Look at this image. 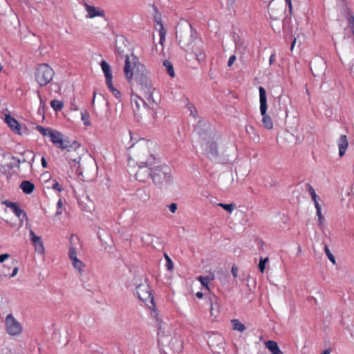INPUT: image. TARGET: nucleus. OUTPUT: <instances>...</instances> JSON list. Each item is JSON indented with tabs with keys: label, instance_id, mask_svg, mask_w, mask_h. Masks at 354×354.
Returning a JSON list of instances; mask_svg holds the SVG:
<instances>
[{
	"label": "nucleus",
	"instance_id": "5701e85b",
	"mask_svg": "<svg viewBox=\"0 0 354 354\" xmlns=\"http://www.w3.org/2000/svg\"><path fill=\"white\" fill-rule=\"evenodd\" d=\"M180 102L182 105H183L187 111H189V115L193 118H196L198 116L196 108L194 106L189 102V99L185 96L180 98Z\"/></svg>",
	"mask_w": 354,
	"mask_h": 354
},
{
	"label": "nucleus",
	"instance_id": "39448f33",
	"mask_svg": "<svg viewBox=\"0 0 354 354\" xmlns=\"http://www.w3.org/2000/svg\"><path fill=\"white\" fill-rule=\"evenodd\" d=\"M131 102L134 115L138 120L145 118L157 107L152 108L149 103L147 105L143 99L136 95L131 96Z\"/></svg>",
	"mask_w": 354,
	"mask_h": 354
},
{
	"label": "nucleus",
	"instance_id": "58836bf2",
	"mask_svg": "<svg viewBox=\"0 0 354 354\" xmlns=\"http://www.w3.org/2000/svg\"><path fill=\"white\" fill-rule=\"evenodd\" d=\"M269 259L268 257L263 258L261 257L259 263V271L263 273L265 270L266 268V263L268 261Z\"/></svg>",
	"mask_w": 354,
	"mask_h": 354
},
{
	"label": "nucleus",
	"instance_id": "393cba45",
	"mask_svg": "<svg viewBox=\"0 0 354 354\" xmlns=\"http://www.w3.org/2000/svg\"><path fill=\"white\" fill-rule=\"evenodd\" d=\"M265 345L272 354H283L279 348L277 342L274 340L267 341Z\"/></svg>",
	"mask_w": 354,
	"mask_h": 354
},
{
	"label": "nucleus",
	"instance_id": "2f4dec72",
	"mask_svg": "<svg viewBox=\"0 0 354 354\" xmlns=\"http://www.w3.org/2000/svg\"><path fill=\"white\" fill-rule=\"evenodd\" d=\"M163 66L166 68L167 74L172 78L175 77V71L172 63L169 60L163 62Z\"/></svg>",
	"mask_w": 354,
	"mask_h": 354
},
{
	"label": "nucleus",
	"instance_id": "4d7b16f0",
	"mask_svg": "<svg viewBox=\"0 0 354 354\" xmlns=\"http://www.w3.org/2000/svg\"><path fill=\"white\" fill-rule=\"evenodd\" d=\"M274 57H275V55L274 53H272L270 58H269V64L270 65H272L274 62Z\"/></svg>",
	"mask_w": 354,
	"mask_h": 354
},
{
	"label": "nucleus",
	"instance_id": "338daca9",
	"mask_svg": "<svg viewBox=\"0 0 354 354\" xmlns=\"http://www.w3.org/2000/svg\"><path fill=\"white\" fill-rule=\"evenodd\" d=\"M62 205H63V203H62V200H61V199H60V200H59V201H58V203H57V207H58L59 209H61V208H62Z\"/></svg>",
	"mask_w": 354,
	"mask_h": 354
},
{
	"label": "nucleus",
	"instance_id": "6e6d98bb",
	"mask_svg": "<svg viewBox=\"0 0 354 354\" xmlns=\"http://www.w3.org/2000/svg\"><path fill=\"white\" fill-rule=\"evenodd\" d=\"M18 272V268L15 267L14 268L12 272L10 274V277H15Z\"/></svg>",
	"mask_w": 354,
	"mask_h": 354
},
{
	"label": "nucleus",
	"instance_id": "6ab92c4d",
	"mask_svg": "<svg viewBox=\"0 0 354 354\" xmlns=\"http://www.w3.org/2000/svg\"><path fill=\"white\" fill-rule=\"evenodd\" d=\"M29 230L31 242L35 247V251L39 254H44L45 252V248L43 242L41 241V236H37L31 229Z\"/></svg>",
	"mask_w": 354,
	"mask_h": 354
},
{
	"label": "nucleus",
	"instance_id": "9b49d317",
	"mask_svg": "<svg viewBox=\"0 0 354 354\" xmlns=\"http://www.w3.org/2000/svg\"><path fill=\"white\" fill-rule=\"evenodd\" d=\"M259 102H260V112L262 115V122L263 127L267 129H272L273 123L272 119L267 115V99L266 91L262 86L259 88Z\"/></svg>",
	"mask_w": 354,
	"mask_h": 354
},
{
	"label": "nucleus",
	"instance_id": "f257e3e1",
	"mask_svg": "<svg viewBox=\"0 0 354 354\" xmlns=\"http://www.w3.org/2000/svg\"><path fill=\"white\" fill-rule=\"evenodd\" d=\"M157 162L155 145L149 140H138L129 148V164L154 165Z\"/></svg>",
	"mask_w": 354,
	"mask_h": 354
},
{
	"label": "nucleus",
	"instance_id": "f704fd0d",
	"mask_svg": "<svg viewBox=\"0 0 354 354\" xmlns=\"http://www.w3.org/2000/svg\"><path fill=\"white\" fill-rule=\"evenodd\" d=\"M50 105L53 107V109L56 111H60L64 106L63 102L57 100H52L50 102Z\"/></svg>",
	"mask_w": 354,
	"mask_h": 354
},
{
	"label": "nucleus",
	"instance_id": "4be33fe9",
	"mask_svg": "<svg viewBox=\"0 0 354 354\" xmlns=\"http://www.w3.org/2000/svg\"><path fill=\"white\" fill-rule=\"evenodd\" d=\"M85 8L88 13L87 17L88 18H93L95 17H103L104 15V10L98 8L89 6L87 3L85 4Z\"/></svg>",
	"mask_w": 354,
	"mask_h": 354
},
{
	"label": "nucleus",
	"instance_id": "5fc2aeb1",
	"mask_svg": "<svg viewBox=\"0 0 354 354\" xmlns=\"http://www.w3.org/2000/svg\"><path fill=\"white\" fill-rule=\"evenodd\" d=\"M285 1H286V4L288 6L290 12H291L292 10V5L291 0H285Z\"/></svg>",
	"mask_w": 354,
	"mask_h": 354
},
{
	"label": "nucleus",
	"instance_id": "864d4df0",
	"mask_svg": "<svg viewBox=\"0 0 354 354\" xmlns=\"http://www.w3.org/2000/svg\"><path fill=\"white\" fill-rule=\"evenodd\" d=\"M10 209L15 213L17 210V209L19 207V206L14 203V204H10Z\"/></svg>",
	"mask_w": 354,
	"mask_h": 354
},
{
	"label": "nucleus",
	"instance_id": "4468645a",
	"mask_svg": "<svg viewBox=\"0 0 354 354\" xmlns=\"http://www.w3.org/2000/svg\"><path fill=\"white\" fill-rule=\"evenodd\" d=\"M21 159L17 158L11 153H6L0 156V169H10L14 167H19Z\"/></svg>",
	"mask_w": 354,
	"mask_h": 354
},
{
	"label": "nucleus",
	"instance_id": "c9c22d12",
	"mask_svg": "<svg viewBox=\"0 0 354 354\" xmlns=\"http://www.w3.org/2000/svg\"><path fill=\"white\" fill-rule=\"evenodd\" d=\"M165 266L166 267L167 270L169 272L173 271L174 270V263L170 257L167 254H165Z\"/></svg>",
	"mask_w": 354,
	"mask_h": 354
},
{
	"label": "nucleus",
	"instance_id": "412c9836",
	"mask_svg": "<svg viewBox=\"0 0 354 354\" xmlns=\"http://www.w3.org/2000/svg\"><path fill=\"white\" fill-rule=\"evenodd\" d=\"M338 147L339 156L342 157L345 155L348 147V140L346 135H341L337 140Z\"/></svg>",
	"mask_w": 354,
	"mask_h": 354
},
{
	"label": "nucleus",
	"instance_id": "a19ab883",
	"mask_svg": "<svg viewBox=\"0 0 354 354\" xmlns=\"http://www.w3.org/2000/svg\"><path fill=\"white\" fill-rule=\"evenodd\" d=\"M306 187L308 188V191L309 192V194L310 195L311 198L313 196H315L317 195L315 189H313V187L310 185V184H307L306 185Z\"/></svg>",
	"mask_w": 354,
	"mask_h": 354
},
{
	"label": "nucleus",
	"instance_id": "6e6552de",
	"mask_svg": "<svg viewBox=\"0 0 354 354\" xmlns=\"http://www.w3.org/2000/svg\"><path fill=\"white\" fill-rule=\"evenodd\" d=\"M129 164V172L133 174L138 181L146 182L152 176V167L153 165L144 164Z\"/></svg>",
	"mask_w": 354,
	"mask_h": 354
},
{
	"label": "nucleus",
	"instance_id": "e2e57ef3",
	"mask_svg": "<svg viewBox=\"0 0 354 354\" xmlns=\"http://www.w3.org/2000/svg\"><path fill=\"white\" fill-rule=\"evenodd\" d=\"M314 205H315L316 211L318 210V209L319 210H322V207H321L320 204L319 203V202L318 203H315Z\"/></svg>",
	"mask_w": 354,
	"mask_h": 354
},
{
	"label": "nucleus",
	"instance_id": "423d86ee",
	"mask_svg": "<svg viewBox=\"0 0 354 354\" xmlns=\"http://www.w3.org/2000/svg\"><path fill=\"white\" fill-rule=\"evenodd\" d=\"M65 153V156L68 163L72 167H74L77 171L81 169L80 160L81 155L84 149L80 147V145L76 141L71 142L68 148Z\"/></svg>",
	"mask_w": 354,
	"mask_h": 354
},
{
	"label": "nucleus",
	"instance_id": "e433bc0d",
	"mask_svg": "<svg viewBox=\"0 0 354 354\" xmlns=\"http://www.w3.org/2000/svg\"><path fill=\"white\" fill-rule=\"evenodd\" d=\"M324 250L328 259L333 265H335L336 263L335 258L334 255L330 252L329 248L326 244L324 245Z\"/></svg>",
	"mask_w": 354,
	"mask_h": 354
},
{
	"label": "nucleus",
	"instance_id": "bb28decb",
	"mask_svg": "<svg viewBox=\"0 0 354 354\" xmlns=\"http://www.w3.org/2000/svg\"><path fill=\"white\" fill-rule=\"evenodd\" d=\"M20 188L25 194H30L34 191L35 185L30 181L24 180L20 184Z\"/></svg>",
	"mask_w": 354,
	"mask_h": 354
},
{
	"label": "nucleus",
	"instance_id": "0e129e2a",
	"mask_svg": "<svg viewBox=\"0 0 354 354\" xmlns=\"http://www.w3.org/2000/svg\"><path fill=\"white\" fill-rule=\"evenodd\" d=\"M196 296L198 298V299H202L204 296V294L201 292H196Z\"/></svg>",
	"mask_w": 354,
	"mask_h": 354
},
{
	"label": "nucleus",
	"instance_id": "c756f323",
	"mask_svg": "<svg viewBox=\"0 0 354 354\" xmlns=\"http://www.w3.org/2000/svg\"><path fill=\"white\" fill-rule=\"evenodd\" d=\"M232 328L234 330H237L239 332H243L245 330V326L243 324H242L239 319H234L231 320Z\"/></svg>",
	"mask_w": 354,
	"mask_h": 354
},
{
	"label": "nucleus",
	"instance_id": "1a4fd4ad",
	"mask_svg": "<svg viewBox=\"0 0 354 354\" xmlns=\"http://www.w3.org/2000/svg\"><path fill=\"white\" fill-rule=\"evenodd\" d=\"M55 75L54 71L46 64H39L36 68L35 80L40 86L48 84Z\"/></svg>",
	"mask_w": 354,
	"mask_h": 354
},
{
	"label": "nucleus",
	"instance_id": "f3484780",
	"mask_svg": "<svg viewBox=\"0 0 354 354\" xmlns=\"http://www.w3.org/2000/svg\"><path fill=\"white\" fill-rule=\"evenodd\" d=\"M51 142L58 148L64 149H68L71 141L64 139L62 134L57 131L53 130L50 135Z\"/></svg>",
	"mask_w": 354,
	"mask_h": 354
},
{
	"label": "nucleus",
	"instance_id": "a18cd8bd",
	"mask_svg": "<svg viewBox=\"0 0 354 354\" xmlns=\"http://www.w3.org/2000/svg\"><path fill=\"white\" fill-rule=\"evenodd\" d=\"M348 25L350 26L351 28L354 26V16L350 15L347 18Z\"/></svg>",
	"mask_w": 354,
	"mask_h": 354
},
{
	"label": "nucleus",
	"instance_id": "f03ea898",
	"mask_svg": "<svg viewBox=\"0 0 354 354\" xmlns=\"http://www.w3.org/2000/svg\"><path fill=\"white\" fill-rule=\"evenodd\" d=\"M136 284V294L139 299L145 303L151 308V317L156 322V326L158 329V335L162 329H165L164 325H166L161 317H160L156 309L154 308L153 297L151 293V290L147 282V277L145 273H140L134 279Z\"/></svg>",
	"mask_w": 354,
	"mask_h": 354
},
{
	"label": "nucleus",
	"instance_id": "20e7f679",
	"mask_svg": "<svg viewBox=\"0 0 354 354\" xmlns=\"http://www.w3.org/2000/svg\"><path fill=\"white\" fill-rule=\"evenodd\" d=\"M147 71L146 68L140 63L138 58L133 54L125 59L124 73L128 81L135 80L140 75Z\"/></svg>",
	"mask_w": 354,
	"mask_h": 354
},
{
	"label": "nucleus",
	"instance_id": "0eeeda50",
	"mask_svg": "<svg viewBox=\"0 0 354 354\" xmlns=\"http://www.w3.org/2000/svg\"><path fill=\"white\" fill-rule=\"evenodd\" d=\"M200 136L203 140L202 147L205 151L206 153L211 159H215L218 158L217 145L214 140L215 134L212 129L206 133H199Z\"/></svg>",
	"mask_w": 354,
	"mask_h": 354
},
{
	"label": "nucleus",
	"instance_id": "a878e982",
	"mask_svg": "<svg viewBox=\"0 0 354 354\" xmlns=\"http://www.w3.org/2000/svg\"><path fill=\"white\" fill-rule=\"evenodd\" d=\"M215 277L213 273H209L207 276H199L197 277V280L199 281L201 283V285L205 287L207 290H209L208 283L209 281H213Z\"/></svg>",
	"mask_w": 354,
	"mask_h": 354
},
{
	"label": "nucleus",
	"instance_id": "3c124183",
	"mask_svg": "<svg viewBox=\"0 0 354 354\" xmlns=\"http://www.w3.org/2000/svg\"><path fill=\"white\" fill-rule=\"evenodd\" d=\"M171 275H168V276H165L163 277L162 278V281L163 282L167 284V285H169L170 284V280H171Z\"/></svg>",
	"mask_w": 354,
	"mask_h": 354
},
{
	"label": "nucleus",
	"instance_id": "09e8293b",
	"mask_svg": "<svg viewBox=\"0 0 354 354\" xmlns=\"http://www.w3.org/2000/svg\"><path fill=\"white\" fill-rule=\"evenodd\" d=\"M10 257V254L5 253L0 255V263L3 262L5 260L8 259Z\"/></svg>",
	"mask_w": 354,
	"mask_h": 354
},
{
	"label": "nucleus",
	"instance_id": "f8f14e48",
	"mask_svg": "<svg viewBox=\"0 0 354 354\" xmlns=\"http://www.w3.org/2000/svg\"><path fill=\"white\" fill-rule=\"evenodd\" d=\"M151 178L158 185H162L171 182V169L167 166H162L156 168L152 174Z\"/></svg>",
	"mask_w": 354,
	"mask_h": 354
},
{
	"label": "nucleus",
	"instance_id": "473e14b6",
	"mask_svg": "<svg viewBox=\"0 0 354 354\" xmlns=\"http://www.w3.org/2000/svg\"><path fill=\"white\" fill-rule=\"evenodd\" d=\"M156 29L159 32L160 35V43L162 44L163 40L165 39V37L166 35V31L163 27L162 24L158 22L156 26Z\"/></svg>",
	"mask_w": 354,
	"mask_h": 354
},
{
	"label": "nucleus",
	"instance_id": "4c0bfd02",
	"mask_svg": "<svg viewBox=\"0 0 354 354\" xmlns=\"http://www.w3.org/2000/svg\"><path fill=\"white\" fill-rule=\"evenodd\" d=\"M89 113L87 111H84L81 113V118L86 126H90L91 122L89 121Z\"/></svg>",
	"mask_w": 354,
	"mask_h": 354
},
{
	"label": "nucleus",
	"instance_id": "2eb2a0df",
	"mask_svg": "<svg viewBox=\"0 0 354 354\" xmlns=\"http://www.w3.org/2000/svg\"><path fill=\"white\" fill-rule=\"evenodd\" d=\"M206 302L209 305L210 317L215 320L221 313L219 299L214 294H209L205 297Z\"/></svg>",
	"mask_w": 354,
	"mask_h": 354
},
{
	"label": "nucleus",
	"instance_id": "aec40b11",
	"mask_svg": "<svg viewBox=\"0 0 354 354\" xmlns=\"http://www.w3.org/2000/svg\"><path fill=\"white\" fill-rule=\"evenodd\" d=\"M4 120L5 122L9 126V127L14 131V133L18 135H21V126L15 118L8 114L6 115Z\"/></svg>",
	"mask_w": 354,
	"mask_h": 354
},
{
	"label": "nucleus",
	"instance_id": "bf43d9fd",
	"mask_svg": "<svg viewBox=\"0 0 354 354\" xmlns=\"http://www.w3.org/2000/svg\"><path fill=\"white\" fill-rule=\"evenodd\" d=\"M112 93L113 94V95L116 98H119L120 97V93L117 89L116 90H113V92Z\"/></svg>",
	"mask_w": 354,
	"mask_h": 354
},
{
	"label": "nucleus",
	"instance_id": "8fccbe9b",
	"mask_svg": "<svg viewBox=\"0 0 354 354\" xmlns=\"http://www.w3.org/2000/svg\"><path fill=\"white\" fill-rule=\"evenodd\" d=\"M53 188L59 192H61L62 191V189L60 186V185L59 184V183L57 182H55L53 185Z\"/></svg>",
	"mask_w": 354,
	"mask_h": 354
},
{
	"label": "nucleus",
	"instance_id": "680f3d73",
	"mask_svg": "<svg viewBox=\"0 0 354 354\" xmlns=\"http://www.w3.org/2000/svg\"><path fill=\"white\" fill-rule=\"evenodd\" d=\"M311 198H312V200H313L314 203L319 202L318 201H319V196L317 195L313 196Z\"/></svg>",
	"mask_w": 354,
	"mask_h": 354
},
{
	"label": "nucleus",
	"instance_id": "49530a36",
	"mask_svg": "<svg viewBox=\"0 0 354 354\" xmlns=\"http://www.w3.org/2000/svg\"><path fill=\"white\" fill-rule=\"evenodd\" d=\"M106 83L109 88L111 91V92H113V90H116L113 86L112 79H110V82H109V79L106 80Z\"/></svg>",
	"mask_w": 354,
	"mask_h": 354
},
{
	"label": "nucleus",
	"instance_id": "13d9d810",
	"mask_svg": "<svg viewBox=\"0 0 354 354\" xmlns=\"http://www.w3.org/2000/svg\"><path fill=\"white\" fill-rule=\"evenodd\" d=\"M41 165L44 168H46L47 167V162L44 157L41 158Z\"/></svg>",
	"mask_w": 354,
	"mask_h": 354
},
{
	"label": "nucleus",
	"instance_id": "a211bd4d",
	"mask_svg": "<svg viewBox=\"0 0 354 354\" xmlns=\"http://www.w3.org/2000/svg\"><path fill=\"white\" fill-rule=\"evenodd\" d=\"M192 45V51L195 55L196 59L201 62L205 59V53L204 51V44L201 40H196L191 44Z\"/></svg>",
	"mask_w": 354,
	"mask_h": 354
},
{
	"label": "nucleus",
	"instance_id": "7ed1b4c3",
	"mask_svg": "<svg viewBox=\"0 0 354 354\" xmlns=\"http://www.w3.org/2000/svg\"><path fill=\"white\" fill-rule=\"evenodd\" d=\"M134 81L138 91L146 97L152 108L158 106L160 101L159 93L149 78L148 71H147L143 74L140 75Z\"/></svg>",
	"mask_w": 354,
	"mask_h": 354
},
{
	"label": "nucleus",
	"instance_id": "79ce46f5",
	"mask_svg": "<svg viewBox=\"0 0 354 354\" xmlns=\"http://www.w3.org/2000/svg\"><path fill=\"white\" fill-rule=\"evenodd\" d=\"M236 59V55H231L227 62V66L231 67L233 65V64L234 63Z\"/></svg>",
	"mask_w": 354,
	"mask_h": 354
},
{
	"label": "nucleus",
	"instance_id": "052dcab7",
	"mask_svg": "<svg viewBox=\"0 0 354 354\" xmlns=\"http://www.w3.org/2000/svg\"><path fill=\"white\" fill-rule=\"evenodd\" d=\"M318 221H319V225H323V223L325 221L324 217L323 216H320V217H318Z\"/></svg>",
	"mask_w": 354,
	"mask_h": 354
},
{
	"label": "nucleus",
	"instance_id": "69168bd1",
	"mask_svg": "<svg viewBox=\"0 0 354 354\" xmlns=\"http://www.w3.org/2000/svg\"><path fill=\"white\" fill-rule=\"evenodd\" d=\"M3 203L5 204L9 208H10V204H14V203H12V202L8 201H3Z\"/></svg>",
	"mask_w": 354,
	"mask_h": 354
},
{
	"label": "nucleus",
	"instance_id": "774afa93",
	"mask_svg": "<svg viewBox=\"0 0 354 354\" xmlns=\"http://www.w3.org/2000/svg\"><path fill=\"white\" fill-rule=\"evenodd\" d=\"M316 214L317 216V217H320V216H322V210H317L316 211Z\"/></svg>",
	"mask_w": 354,
	"mask_h": 354
},
{
	"label": "nucleus",
	"instance_id": "c85d7f7f",
	"mask_svg": "<svg viewBox=\"0 0 354 354\" xmlns=\"http://www.w3.org/2000/svg\"><path fill=\"white\" fill-rule=\"evenodd\" d=\"M16 216L19 218L21 221H26V227L27 229H30V225L28 222V218L26 214L19 207L15 212Z\"/></svg>",
	"mask_w": 354,
	"mask_h": 354
},
{
	"label": "nucleus",
	"instance_id": "603ef678",
	"mask_svg": "<svg viewBox=\"0 0 354 354\" xmlns=\"http://www.w3.org/2000/svg\"><path fill=\"white\" fill-rule=\"evenodd\" d=\"M231 272H232V274L233 277L234 278H236L237 277V274H238V268H237V267L235 266H233L232 267Z\"/></svg>",
	"mask_w": 354,
	"mask_h": 354
},
{
	"label": "nucleus",
	"instance_id": "72a5a7b5",
	"mask_svg": "<svg viewBox=\"0 0 354 354\" xmlns=\"http://www.w3.org/2000/svg\"><path fill=\"white\" fill-rule=\"evenodd\" d=\"M36 129L41 135H43L44 136H48V137H50V135L51 134L52 131H53V129H52L50 128H45V127H43L39 125L37 126Z\"/></svg>",
	"mask_w": 354,
	"mask_h": 354
},
{
	"label": "nucleus",
	"instance_id": "c03bdc74",
	"mask_svg": "<svg viewBox=\"0 0 354 354\" xmlns=\"http://www.w3.org/2000/svg\"><path fill=\"white\" fill-rule=\"evenodd\" d=\"M268 10H269V13H270V17L274 19H277L278 15H274V8L272 6H269Z\"/></svg>",
	"mask_w": 354,
	"mask_h": 354
},
{
	"label": "nucleus",
	"instance_id": "cd10ccee",
	"mask_svg": "<svg viewBox=\"0 0 354 354\" xmlns=\"http://www.w3.org/2000/svg\"><path fill=\"white\" fill-rule=\"evenodd\" d=\"M101 67L104 73V76L106 77V80L109 79V82H110V79H112V74H111V70L109 64L105 61L102 60L101 62Z\"/></svg>",
	"mask_w": 354,
	"mask_h": 354
},
{
	"label": "nucleus",
	"instance_id": "9d476101",
	"mask_svg": "<svg viewBox=\"0 0 354 354\" xmlns=\"http://www.w3.org/2000/svg\"><path fill=\"white\" fill-rule=\"evenodd\" d=\"M75 242L78 243V238L74 235L71 236V245L68 249V257L73 267L80 273L82 274L85 268L84 263L77 257V252Z\"/></svg>",
	"mask_w": 354,
	"mask_h": 354
},
{
	"label": "nucleus",
	"instance_id": "ddd939ff",
	"mask_svg": "<svg viewBox=\"0 0 354 354\" xmlns=\"http://www.w3.org/2000/svg\"><path fill=\"white\" fill-rule=\"evenodd\" d=\"M5 328L6 333L11 336H17L23 331L21 324L13 317L12 314L8 315L6 317Z\"/></svg>",
	"mask_w": 354,
	"mask_h": 354
},
{
	"label": "nucleus",
	"instance_id": "dca6fc26",
	"mask_svg": "<svg viewBox=\"0 0 354 354\" xmlns=\"http://www.w3.org/2000/svg\"><path fill=\"white\" fill-rule=\"evenodd\" d=\"M116 53L120 57H129L131 54V47L128 41L123 37L117 39L115 44Z\"/></svg>",
	"mask_w": 354,
	"mask_h": 354
},
{
	"label": "nucleus",
	"instance_id": "b1692460",
	"mask_svg": "<svg viewBox=\"0 0 354 354\" xmlns=\"http://www.w3.org/2000/svg\"><path fill=\"white\" fill-rule=\"evenodd\" d=\"M21 159V163L27 162L31 167L32 162L34 160L35 154L32 151L30 150H24V151L19 153Z\"/></svg>",
	"mask_w": 354,
	"mask_h": 354
},
{
	"label": "nucleus",
	"instance_id": "7c9ffc66",
	"mask_svg": "<svg viewBox=\"0 0 354 354\" xmlns=\"http://www.w3.org/2000/svg\"><path fill=\"white\" fill-rule=\"evenodd\" d=\"M207 335H208L207 343L209 344V345H214L212 339H216L218 344L223 340L222 336L218 333H208Z\"/></svg>",
	"mask_w": 354,
	"mask_h": 354
},
{
	"label": "nucleus",
	"instance_id": "de8ad7c7",
	"mask_svg": "<svg viewBox=\"0 0 354 354\" xmlns=\"http://www.w3.org/2000/svg\"><path fill=\"white\" fill-rule=\"evenodd\" d=\"M168 207L172 213H174L177 209V205L176 203H173L170 204L168 206Z\"/></svg>",
	"mask_w": 354,
	"mask_h": 354
},
{
	"label": "nucleus",
	"instance_id": "ea45409f",
	"mask_svg": "<svg viewBox=\"0 0 354 354\" xmlns=\"http://www.w3.org/2000/svg\"><path fill=\"white\" fill-rule=\"evenodd\" d=\"M218 206L223 207L225 210H226L229 213H232L235 207V205L233 203H230V204L219 203Z\"/></svg>",
	"mask_w": 354,
	"mask_h": 354
},
{
	"label": "nucleus",
	"instance_id": "37998d69",
	"mask_svg": "<svg viewBox=\"0 0 354 354\" xmlns=\"http://www.w3.org/2000/svg\"><path fill=\"white\" fill-rule=\"evenodd\" d=\"M246 131L249 135L254 134L256 135L255 129L252 126H247L246 127Z\"/></svg>",
	"mask_w": 354,
	"mask_h": 354
}]
</instances>
